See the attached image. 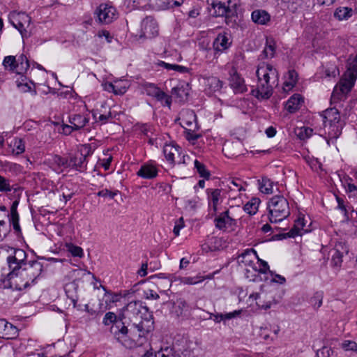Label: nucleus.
I'll return each mask as SVG.
<instances>
[{
    "label": "nucleus",
    "instance_id": "nucleus-24",
    "mask_svg": "<svg viewBox=\"0 0 357 357\" xmlns=\"http://www.w3.org/2000/svg\"><path fill=\"white\" fill-rule=\"evenodd\" d=\"M163 154L166 160L172 166L176 164L175 155L177 154L178 157L182 154V149L178 144H166L163 147Z\"/></svg>",
    "mask_w": 357,
    "mask_h": 357
},
{
    "label": "nucleus",
    "instance_id": "nucleus-7",
    "mask_svg": "<svg viewBox=\"0 0 357 357\" xmlns=\"http://www.w3.org/2000/svg\"><path fill=\"white\" fill-rule=\"evenodd\" d=\"M82 148L78 153L69 155V169L79 172L87 169V158L93 154V151L89 144H84Z\"/></svg>",
    "mask_w": 357,
    "mask_h": 357
},
{
    "label": "nucleus",
    "instance_id": "nucleus-22",
    "mask_svg": "<svg viewBox=\"0 0 357 357\" xmlns=\"http://www.w3.org/2000/svg\"><path fill=\"white\" fill-rule=\"evenodd\" d=\"M242 312L243 310L241 309L226 313H211L208 312L207 314L209 315V317L208 318H206L205 319H213V321L215 324H220V322L222 321L224 324H225L227 320H230L241 316Z\"/></svg>",
    "mask_w": 357,
    "mask_h": 357
},
{
    "label": "nucleus",
    "instance_id": "nucleus-5",
    "mask_svg": "<svg viewBox=\"0 0 357 357\" xmlns=\"http://www.w3.org/2000/svg\"><path fill=\"white\" fill-rule=\"evenodd\" d=\"M268 220L271 223L282 221L290 215L288 200L282 195H275L267 204Z\"/></svg>",
    "mask_w": 357,
    "mask_h": 357
},
{
    "label": "nucleus",
    "instance_id": "nucleus-61",
    "mask_svg": "<svg viewBox=\"0 0 357 357\" xmlns=\"http://www.w3.org/2000/svg\"><path fill=\"white\" fill-rule=\"evenodd\" d=\"M242 181L239 178H233L230 181V185H229V188L231 190H234V188H238V191H245V189L241 185Z\"/></svg>",
    "mask_w": 357,
    "mask_h": 357
},
{
    "label": "nucleus",
    "instance_id": "nucleus-38",
    "mask_svg": "<svg viewBox=\"0 0 357 357\" xmlns=\"http://www.w3.org/2000/svg\"><path fill=\"white\" fill-rule=\"evenodd\" d=\"M157 66H160V67H162L167 70H175L180 73H189V68L185 66L178 65V64L168 63L163 61H158L157 63Z\"/></svg>",
    "mask_w": 357,
    "mask_h": 357
},
{
    "label": "nucleus",
    "instance_id": "nucleus-55",
    "mask_svg": "<svg viewBox=\"0 0 357 357\" xmlns=\"http://www.w3.org/2000/svg\"><path fill=\"white\" fill-rule=\"evenodd\" d=\"M317 357H335L334 351L328 347H323L317 352Z\"/></svg>",
    "mask_w": 357,
    "mask_h": 357
},
{
    "label": "nucleus",
    "instance_id": "nucleus-58",
    "mask_svg": "<svg viewBox=\"0 0 357 357\" xmlns=\"http://www.w3.org/2000/svg\"><path fill=\"white\" fill-rule=\"evenodd\" d=\"M103 89L105 91H107L108 92H112L116 95L118 94H123L126 92V90L123 91H118L116 89V86L113 84L112 82H105L102 84Z\"/></svg>",
    "mask_w": 357,
    "mask_h": 357
},
{
    "label": "nucleus",
    "instance_id": "nucleus-6",
    "mask_svg": "<svg viewBox=\"0 0 357 357\" xmlns=\"http://www.w3.org/2000/svg\"><path fill=\"white\" fill-rule=\"evenodd\" d=\"M356 76L349 73L347 76L342 77L333 88L331 102L332 104H340L347 98L348 94L354 86Z\"/></svg>",
    "mask_w": 357,
    "mask_h": 357
},
{
    "label": "nucleus",
    "instance_id": "nucleus-39",
    "mask_svg": "<svg viewBox=\"0 0 357 357\" xmlns=\"http://www.w3.org/2000/svg\"><path fill=\"white\" fill-rule=\"evenodd\" d=\"M13 190V192L16 193L19 191H22V188L20 187L14 188L13 185H10V181L0 174V192H8Z\"/></svg>",
    "mask_w": 357,
    "mask_h": 357
},
{
    "label": "nucleus",
    "instance_id": "nucleus-64",
    "mask_svg": "<svg viewBox=\"0 0 357 357\" xmlns=\"http://www.w3.org/2000/svg\"><path fill=\"white\" fill-rule=\"evenodd\" d=\"M210 241H211V244H212L213 243H214V245H209V249L211 251L219 249V247L221 245H220V243H221L220 238H218L217 237H212L210 239Z\"/></svg>",
    "mask_w": 357,
    "mask_h": 357
},
{
    "label": "nucleus",
    "instance_id": "nucleus-37",
    "mask_svg": "<svg viewBox=\"0 0 357 357\" xmlns=\"http://www.w3.org/2000/svg\"><path fill=\"white\" fill-rule=\"evenodd\" d=\"M134 128L135 130L139 131L142 135L147 137H149L150 133L153 134L155 131L154 126L150 123L137 122L135 124Z\"/></svg>",
    "mask_w": 357,
    "mask_h": 357
},
{
    "label": "nucleus",
    "instance_id": "nucleus-60",
    "mask_svg": "<svg viewBox=\"0 0 357 357\" xmlns=\"http://www.w3.org/2000/svg\"><path fill=\"white\" fill-rule=\"evenodd\" d=\"M204 280V278H201L200 275L195 277H185L183 279V282L186 284H195Z\"/></svg>",
    "mask_w": 357,
    "mask_h": 357
},
{
    "label": "nucleus",
    "instance_id": "nucleus-23",
    "mask_svg": "<svg viewBox=\"0 0 357 357\" xmlns=\"http://www.w3.org/2000/svg\"><path fill=\"white\" fill-rule=\"evenodd\" d=\"M158 172L159 169L152 162H146L140 167L136 174L144 179H153L158 176Z\"/></svg>",
    "mask_w": 357,
    "mask_h": 357
},
{
    "label": "nucleus",
    "instance_id": "nucleus-10",
    "mask_svg": "<svg viewBox=\"0 0 357 357\" xmlns=\"http://www.w3.org/2000/svg\"><path fill=\"white\" fill-rule=\"evenodd\" d=\"M11 24L19 31L22 38H28L32 33L31 17L26 13H14L10 20Z\"/></svg>",
    "mask_w": 357,
    "mask_h": 357
},
{
    "label": "nucleus",
    "instance_id": "nucleus-42",
    "mask_svg": "<svg viewBox=\"0 0 357 357\" xmlns=\"http://www.w3.org/2000/svg\"><path fill=\"white\" fill-rule=\"evenodd\" d=\"M275 43L273 40H266V46L261 53L263 59H271L275 54Z\"/></svg>",
    "mask_w": 357,
    "mask_h": 357
},
{
    "label": "nucleus",
    "instance_id": "nucleus-33",
    "mask_svg": "<svg viewBox=\"0 0 357 357\" xmlns=\"http://www.w3.org/2000/svg\"><path fill=\"white\" fill-rule=\"evenodd\" d=\"M29 67L30 63L26 56L24 54H21L20 56H18L17 59L15 73L23 76L26 73L27 70L29 69Z\"/></svg>",
    "mask_w": 357,
    "mask_h": 357
},
{
    "label": "nucleus",
    "instance_id": "nucleus-17",
    "mask_svg": "<svg viewBox=\"0 0 357 357\" xmlns=\"http://www.w3.org/2000/svg\"><path fill=\"white\" fill-rule=\"evenodd\" d=\"M232 39L228 33H220L213 42L214 54L220 55L231 46Z\"/></svg>",
    "mask_w": 357,
    "mask_h": 357
},
{
    "label": "nucleus",
    "instance_id": "nucleus-53",
    "mask_svg": "<svg viewBox=\"0 0 357 357\" xmlns=\"http://www.w3.org/2000/svg\"><path fill=\"white\" fill-rule=\"evenodd\" d=\"M68 251L71 254L73 257H77L82 258L84 256L83 249L77 245H75L73 243H70L67 245Z\"/></svg>",
    "mask_w": 357,
    "mask_h": 357
},
{
    "label": "nucleus",
    "instance_id": "nucleus-21",
    "mask_svg": "<svg viewBox=\"0 0 357 357\" xmlns=\"http://www.w3.org/2000/svg\"><path fill=\"white\" fill-rule=\"evenodd\" d=\"M20 197L18 195L17 198L12 203L10 206V213L8 215L9 222L13 225L15 233L17 235L22 234L21 227L19 223L20 221V215L17 212V206L20 203Z\"/></svg>",
    "mask_w": 357,
    "mask_h": 357
},
{
    "label": "nucleus",
    "instance_id": "nucleus-40",
    "mask_svg": "<svg viewBox=\"0 0 357 357\" xmlns=\"http://www.w3.org/2000/svg\"><path fill=\"white\" fill-rule=\"evenodd\" d=\"M245 277L250 281L258 282L262 280L260 273L258 272L257 266L246 268L245 271Z\"/></svg>",
    "mask_w": 357,
    "mask_h": 357
},
{
    "label": "nucleus",
    "instance_id": "nucleus-31",
    "mask_svg": "<svg viewBox=\"0 0 357 357\" xmlns=\"http://www.w3.org/2000/svg\"><path fill=\"white\" fill-rule=\"evenodd\" d=\"M251 18L255 23L265 25L270 22L271 15L264 10L257 9L252 11Z\"/></svg>",
    "mask_w": 357,
    "mask_h": 357
},
{
    "label": "nucleus",
    "instance_id": "nucleus-8",
    "mask_svg": "<svg viewBox=\"0 0 357 357\" xmlns=\"http://www.w3.org/2000/svg\"><path fill=\"white\" fill-rule=\"evenodd\" d=\"M212 8L215 17H225L226 23L228 20L237 15L236 0L215 1L212 3Z\"/></svg>",
    "mask_w": 357,
    "mask_h": 357
},
{
    "label": "nucleus",
    "instance_id": "nucleus-2",
    "mask_svg": "<svg viewBox=\"0 0 357 357\" xmlns=\"http://www.w3.org/2000/svg\"><path fill=\"white\" fill-rule=\"evenodd\" d=\"M256 75L258 84L256 89L251 91V94L259 100H267L271 97L273 85L278 82V72L270 63H261L257 69Z\"/></svg>",
    "mask_w": 357,
    "mask_h": 357
},
{
    "label": "nucleus",
    "instance_id": "nucleus-14",
    "mask_svg": "<svg viewBox=\"0 0 357 357\" xmlns=\"http://www.w3.org/2000/svg\"><path fill=\"white\" fill-rule=\"evenodd\" d=\"M214 224L216 229L226 231L229 229L234 230L237 226V220L230 216L229 210L220 213L215 215L214 218Z\"/></svg>",
    "mask_w": 357,
    "mask_h": 357
},
{
    "label": "nucleus",
    "instance_id": "nucleus-52",
    "mask_svg": "<svg viewBox=\"0 0 357 357\" xmlns=\"http://www.w3.org/2000/svg\"><path fill=\"white\" fill-rule=\"evenodd\" d=\"M257 264H258L257 270L260 274H266V273L269 272L271 273V275H273V272L270 271L269 265L268 264V263L266 261L260 259L258 257V259H257V261H256V265Z\"/></svg>",
    "mask_w": 357,
    "mask_h": 357
},
{
    "label": "nucleus",
    "instance_id": "nucleus-44",
    "mask_svg": "<svg viewBox=\"0 0 357 357\" xmlns=\"http://www.w3.org/2000/svg\"><path fill=\"white\" fill-rule=\"evenodd\" d=\"M194 165L195 169L200 177H202L206 180H208L210 178L211 175V172L207 169L206 165L204 163L199 162L198 160H195Z\"/></svg>",
    "mask_w": 357,
    "mask_h": 357
},
{
    "label": "nucleus",
    "instance_id": "nucleus-25",
    "mask_svg": "<svg viewBox=\"0 0 357 357\" xmlns=\"http://www.w3.org/2000/svg\"><path fill=\"white\" fill-rule=\"evenodd\" d=\"M229 86L233 89L234 93H243L247 91V86L243 77L236 72L231 74L229 79Z\"/></svg>",
    "mask_w": 357,
    "mask_h": 357
},
{
    "label": "nucleus",
    "instance_id": "nucleus-16",
    "mask_svg": "<svg viewBox=\"0 0 357 357\" xmlns=\"http://www.w3.org/2000/svg\"><path fill=\"white\" fill-rule=\"evenodd\" d=\"M158 35V24L151 16L143 19L141 23L140 38H153Z\"/></svg>",
    "mask_w": 357,
    "mask_h": 357
},
{
    "label": "nucleus",
    "instance_id": "nucleus-9",
    "mask_svg": "<svg viewBox=\"0 0 357 357\" xmlns=\"http://www.w3.org/2000/svg\"><path fill=\"white\" fill-rule=\"evenodd\" d=\"M122 312H127L134 316L140 315L141 321L139 322L149 321L152 323V326L154 327L152 312H150L149 307L141 301H130L123 308Z\"/></svg>",
    "mask_w": 357,
    "mask_h": 357
},
{
    "label": "nucleus",
    "instance_id": "nucleus-51",
    "mask_svg": "<svg viewBox=\"0 0 357 357\" xmlns=\"http://www.w3.org/2000/svg\"><path fill=\"white\" fill-rule=\"evenodd\" d=\"M54 163L59 167L64 169L69 168V155L68 157H62L59 155H55L53 157Z\"/></svg>",
    "mask_w": 357,
    "mask_h": 357
},
{
    "label": "nucleus",
    "instance_id": "nucleus-62",
    "mask_svg": "<svg viewBox=\"0 0 357 357\" xmlns=\"http://www.w3.org/2000/svg\"><path fill=\"white\" fill-rule=\"evenodd\" d=\"M155 279H158V280L164 279L165 280L164 282L167 284V287L171 286V280L167 278V277L166 276V275L165 273H159V274L151 275L148 280L149 281H152L153 282H154L153 280Z\"/></svg>",
    "mask_w": 357,
    "mask_h": 357
},
{
    "label": "nucleus",
    "instance_id": "nucleus-48",
    "mask_svg": "<svg viewBox=\"0 0 357 357\" xmlns=\"http://www.w3.org/2000/svg\"><path fill=\"white\" fill-rule=\"evenodd\" d=\"M297 236L296 229H290L288 232H280L271 236L269 241H281L289 238H295Z\"/></svg>",
    "mask_w": 357,
    "mask_h": 357
},
{
    "label": "nucleus",
    "instance_id": "nucleus-59",
    "mask_svg": "<svg viewBox=\"0 0 357 357\" xmlns=\"http://www.w3.org/2000/svg\"><path fill=\"white\" fill-rule=\"evenodd\" d=\"M342 348L345 351H352L357 353V343L351 340H344L342 343Z\"/></svg>",
    "mask_w": 357,
    "mask_h": 357
},
{
    "label": "nucleus",
    "instance_id": "nucleus-54",
    "mask_svg": "<svg viewBox=\"0 0 357 357\" xmlns=\"http://www.w3.org/2000/svg\"><path fill=\"white\" fill-rule=\"evenodd\" d=\"M119 193V191L118 190H111L105 188L98 191L96 195L98 197L113 199Z\"/></svg>",
    "mask_w": 357,
    "mask_h": 357
},
{
    "label": "nucleus",
    "instance_id": "nucleus-27",
    "mask_svg": "<svg viewBox=\"0 0 357 357\" xmlns=\"http://www.w3.org/2000/svg\"><path fill=\"white\" fill-rule=\"evenodd\" d=\"M68 122L72 125V127L74 128V130L78 131L84 128V126L89 122V117L88 115L73 114L69 115Z\"/></svg>",
    "mask_w": 357,
    "mask_h": 357
},
{
    "label": "nucleus",
    "instance_id": "nucleus-30",
    "mask_svg": "<svg viewBox=\"0 0 357 357\" xmlns=\"http://www.w3.org/2000/svg\"><path fill=\"white\" fill-rule=\"evenodd\" d=\"M154 357H193V356L190 351H185L179 354L172 348L166 347L158 351Z\"/></svg>",
    "mask_w": 357,
    "mask_h": 357
},
{
    "label": "nucleus",
    "instance_id": "nucleus-32",
    "mask_svg": "<svg viewBox=\"0 0 357 357\" xmlns=\"http://www.w3.org/2000/svg\"><path fill=\"white\" fill-rule=\"evenodd\" d=\"M298 73L294 70H289L287 75V79L283 84V90L285 92L291 91L296 84L298 82Z\"/></svg>",
    "mask_w": 357,
    "mask_h": 357
},
{
    "label": "nucleus",
    "instance_id": "nucleus-49",
    "mask_svg": "<svg viewBox=\"0 0 357 357\" xmlns=\"http://www.w3.org/2000/svg\"><path fill=\"white\" fill-rule=\"evenodd\" d=\"M17 59L15 56H6L3 61V65L6 69L9 68V70L15 72Z\"/></svg>",
    "mask_w": 357,
    "mask_h": 357
},
{
    "label": "nucleus",
    "instance_id": "nucleus-50",
    "mask_svg": "<svg viewBox=\"0 0 357 357\" xmlns=\"http://www.w3.org/2000/svg\"><path fill=\"white\" fill-rule=\"evenodd\" d=\"M306 225V220H305V217L303 215H300L298 218L295 220L294 227L291 229H296V232L297 233V236L300 235V231L301 229L305 230V227ZM307 229H305L307 231Z\"/></svg>",
    "mask_w": 357,
    "mask_h": 357
},
{
    "label": "nucleus",
    "instance_id": "nucleus-47",
    "mask_svg": "<svg viewBox=\"0 0 357 357\" xmlns=\"http://www.w3.org/2000/svg\"><path fill=\"white\" fill-rule=\"evenodd\" d=\"M323 298L324 292L322 291H317L310 299V303L314 310H318L322 305Z\"/></svg>",
    "mask_w": 357,
    "mask_h": 357
},
{
    "label": "nucleus",
    "instance_id": "nucleus-43",
    "mask_svg": "<svg viewBox=\"0 0 357 357\" xmlns=\"http://www.w3.org/2000/svg\"><path fill=\"white\" fill-rule=\"evenodd\" d=\"M259 203L260 199L254 197L244 205L243 210L249 215H255L258 211Z\"/></svg>",
    "mask_w": 357,
    "mask_h": 357
},
{
    "label": "nucleus",
    "instance_id": "nucleus-13",
    "mask_svg": "<svg viewBox=\"0 0 357 357\" xmlns=\"http://www.w3.org/2000/svg\"><path fill=\"white\" fill-rule=\"evenodd\" d=\"M117 15L116 9L108 3H100L94 12L96 22L101 24H111Z\"/></svg>",
    "mask_w": 357,
    "mask_h": 357
},
{
    "label": "nucleus",
    "instance_id": "nucleus-34",
    "mask_svg": "<svg viewBox=\"0 0 357 357\" xmlns=\"http://www.w3.org/2000/svg\"><path fill=\"white\" fill-rule=\"evenodd\" d=\"M8 146L12 149L11 153L13 155H19L25 151V142L23 139L15 137Z\"/></svg>",
    "mask_w": 357,
    "mask_h": 357
},
{
    "label": "nucleus",
    "instance_id": "nucleus-26",
    "mask_svg": "<svg viewBox=\"0 0 357 357\" xmlns=\"http://www.w3.org/2000/svg\"><path fill=\"white\" fill-rule=\"evenodd\" d=\"M189 84L185 82L179 83L172 89V96L178 99L180 102H184L189 96Z\"/></svg>",
    "mask_w": 357,
    "mask_h": 357
},
{
    "label": "nucleus",
    "instance_id": "nucleus-20",
    "mask_svg": "<svg viewBox=\"0 0 357 357\" xmlns=\"http://www.w3.org/2000/svg\"><path fill=\"white\" fill-rule=\"evenodd\" d=\"M17 328L4 319H0V338L13 340L18 336Z\"/></svg>",
    "mask_w": 357,
    "mask_h": 357
},
{
    "label": "nucleus",
    "instance_id": "nucleus-63",
    "mask_svg": "<svg viewBox=\"0 0 357 357\" xmlns=\"http://www.w3.org/2000/svg\"><path fill=\"white\" fill-rule=\"evenodd\" d=\"M183 3V0H168L165 6L166 8H174L181 6Z\"/></svg>",
    "mask_w": 357,
    "mask_h": 357
},
{
    "label": "nucleus",
    "instance_id": "nucleus-29",
    "mask_svg": "<svg viewBox=\"0 0 357 357\" xmlns=\"http://www.w3.org/2000/svg\"><path fill=\"white\" fill-rule=\"evenodd\" d=\"M205 90L210 94L220 92L223 86V82L214 76L204 78Z\"/></svg>",
    "mask_w": 357,
    "mask_h": 357
},
{
    "label": "nucleus",
    "instance_id": "nucleus-3",
    "mask_svg": "<svg viewBox=\"0 0 357 357\" xmlns=\"http://www.w3.org/2000/svg\"><path fill=\"white\" fill-rule=\"evenodd\" d=\"M44 266L37 258L29 260L17 271L18 275H14L13 283L15 289L19 291L26 289L27 287L37 283V280L41 276Z\"/></svg>",
    "mask_w": 357,
    "mask_h": 357
},
{
    "label": "nucleus",
    "instance_id": "nucleus-56",
    "mask_svg": "<svg viewBox=\"0 0 357 357\" xmlns=\"http://www.w3.org/2000/svg\"><path fill=\"white\" fill-rule=\"evenodd\" d=\"M185 139L190 142L194 143L197 141L199 137H201V135L196 133L194 130L191 129H186L184 131Z\"/></svg>",
    "mask_w": 357,
    "mask_h": 357
},
{
    "label": "nucleus",
    "instance_id": "nucleus-4",
    "mask_svg": "<svg viewBox=\"0 0 357 357\" xmlns=\"http://www.w3.org/2000/svg\"><path fill=\"white\" fill-rule=\"evenodd\" d=\"M321 116L323 118V124L327 141L335 140L342 134L344 122L341 120L338 109L334 107L323 111Z\"/></svg>",
    "mask_w": 357,
    "mask_h": 357
},
{
    "label": "nucleus",
    "instance_id": "nucleus-11",
    "mask_svg": "<svg viewBox=\"0 0 357 357\" xmlns=\"http://www.w3.org/2000/svg\"><path fill=\"white\" fill-rule=\"evenodd\" d=\"M27 254L23 249L15 248L13 255L7 257V262L11 271L8 274L10 283H13L14 275H18L23 266L29 261L26 260Z\"/></svg>",
    "mask_w": 357,
    "mask_h": 357
},
{
    "label": "nucleus",
    "instance_id": "nucleus-35",
    "mask_svg": "<svg viewBox=\"0 0 357 357\" xmlns=\"http://www.w3.org/2000/svg\"><path fill=\"white\" fill-rule=\"evenodd\" d=\"M353 14L354 10L351 8L340 6L335 10L333 16L338 21H343L349 20Z\"/></svg>",
    "mask_w": 357,
    "mask_h": 357
},
{
    "label": "nucleus",
    "instance_id": "nucleus-45",
    "mask_svg": "<svg viewBox=\"0 0 357 357\" xmlns=\"http://www.w3.org/2000/svg\"><path fill=\"white\" fill-rule=\"evenodd\" d=\"M158 102H160L162 106L167 107L168 108L171 107L172 102V96L168 95L163 91L160 90L158 93V95L155 98Z\"/></svg>",
    "mask_w": 357,
    "mask_h": 357
},
{
    "label": "nucleus",
    "instance_id": "nucleus-19",
    "mask_svg": "<svg viewBox=\"0 0 357 357\" xmlns=\"http://www.w3.org/2000/svg\"><path fill=\"white\" fill-rule=\"evenodd\" d=\"M258 259L257 251L254 248H248L244 250L236 257L239 265L250 267L256 266V260Z\"/></svg>",
    "mask_w": 357,
    "mask_h": 357
},
{
    "label": "nucleus",
    "instance_id": "nucleus-41",
    "mask_svg": "<svg viewBox=\"0 0 357 357\" xmlns=\"http://www.w3.org/2000/svg\"><path fill=\"white\" fill-rule=\"evenodd\" d=\"M259 190L264 194L273 193V188L274 185L273 181L266 176L261 177V180H259Z\"/></svg>",
    "mask_w": 357,
    "mask_h": 357
},
{
    "label": "nucleus",
    "instance_id": "nucleus-28",
    "mask_svg": "<svg viewBox=\"0 0 357 357\" xmlns=\"http://www.w3.org/2000/svg\"><path fill=\"white\" fill-rule=\"evenodd\" d=\"M304 99L303 96L299 93H295L287 100L284 107L288 112L294 114L301 108Z\"/></svg>",
    "mask_w": 357,
    "mask_h": 357
},
{
    "label": "nucleus",
    "instance_id": "nucleus-46",
    "mask_svg": "<svg viewBox=\"0 0 357 357\" xmlns=\"http://www.w3.org/2000/svg\"><path fill=\"white\" fill-rule=\"evenodd\" d=\"M144 89L145 91V93L148 96H151L154 98H156L161 90L156 84L150 82H146L144 84Z\"/></svg>",
    "mask_w": 357,
    "mask_h": 357
},
{
    "label": "nucleus",
    "instance_id": "nucleus-18",
    "mask_svg": "<svg viewBox=\"0 0 357 357\" xmlns=\"http://www.w3.org/2000/svg\"><path fill=\"white\" fill-rule=\"evenodd\" d=\"M280 327L278 324H266L260 328L259 335L266 342H270L278 338Z\"/></svg>",
    "mask_w": 357,
    "mask_h": 357
},
{
    "label": "nucleus",
    "instance_id": "nucleus-1",
    "mask_svg": "<svg viewBox=\"0 0 357 357\" xmlns=\"http://www.w3.org/2000/svg\"><path fill=\"white\" fill-rule=\"evenodd\" d=\"M102 324L110 326L109 332L113 338L126 349H132L143 346L148 340L149 335L154 327L149 321L130 324L127 321L125 312H113L105 313Z\"/></svg>",
    "mask_w": 357,
    "mask_h": 357
},
{
    "label": "nucleus",
    "instance_id": "nucleus-12",
    "mask_svg": "<svg viewBox=\"0 0 357 357\" xmlns=\"http://www.w3.org/2000/svg\"><path fill=\"white\" fill-rule=\"evenodd\" d=\"M349 253V247L345 242L338 241L329 252L331 257L330 265L334 272L337 273L342 267L344 256Z\"/></svg>",
    "mask_w": 357,
    "mask_h": 357
},
{
    "label": "nucleus",
    "instance_id": "nucleus-15",
    "mask_svg": "<svg viewBox=\"0 0 357 357\" xmlns=\"http://www.w3.org/2000/svg\"><path fill=\"white\" fill-rule=\"evenodd\" d=\"M222 190L220 188H207L206 190L208 207L212 215H215L218 206L222 202Z\"/></svg>",
    "mask_w": 357,
    "mask_h": 357
},
{
    "label": "nucleus",
    "instance_id": "nucleus-57",
    "mask_svg": "<svg viewBox=\"0 0 357 357\" xmlns=\"http://www.w3.org/2000/svg\"><path fill=\"white\" fill-rule=\"evenodd\" d=\"M100 287L105 291V296H108L109 297V302L116 303L119 301L121 298V295L115 293H112L111 291L107 290V288L100 284Z\"/></svg>",
    "mask_w": 357,
    "mask_h": 357
},
{
    "label": "nucleus",
    "instance_id": "nucleus-36",
    "mask_svg": "<svg viewBox=\"0 0 357 357\" xmlns=\"http://www.w3.org/2000/svg\"><path fill=\"white\" fill-rule=\"evenodd\" d=\"M71 289L77 290V287L73 282L67 284L65 287L66 294L68 298H69L70 300V301L72 302L73 307L77 308L78 310H81V308H80L81 306L79 305H77V301L79 299L78 296L77 295L76 292L75 294H73L71 291Z\"/></svg>",
    "mask_w": 357,
    "mask_h": 357
}]
</instances>
